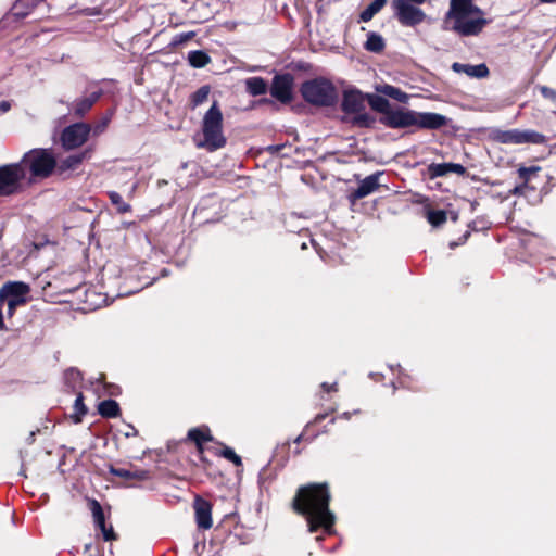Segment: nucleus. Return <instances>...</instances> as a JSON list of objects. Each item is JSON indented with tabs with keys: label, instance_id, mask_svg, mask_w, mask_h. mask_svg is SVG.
Returning <instances> with one entry per match:
<instances>
[{
	"label": "nucleus",
	"instance_id": "44",
	"mask_svg": "<svg viewBox=\"0 0 556 556\" xmlns=\"http://www.w3.org/2000/svg\"><path fill=\"white\" fill-rule=\"evenodd\" d=\"M128 428H129V430L125 433L126 437L138 434V431L134 426L129 425Z\"/></svg>",
	"mask_w": 556,
	"mask_h": 556
},
{
	"label": "nucleus",
	"instance_id": "34",
	"mask_svg": "<svg viewBox=\"0 0 556 556\" xmlns=\"http://www.w3.org/2000/svg\"><path fill=\"white\" fill-rule=\"evenodd\" d=\"M210 86L204 85L200 87L195 92L191 94V104L193 108L200 105L204 101L207 100V97L210 94Z\"/></svg>",
	"mask_w": 556,
	"mask_h": 556
},
{
	"label": "nucleus",
	"instance_id": "9",
	"mask_svg": "<svg viewBox=\"0 0 556 556\" xmlns=\"http://www.w3.org/2000/svg\"><path fill=\"white\" fill-rule=\"evenodd\" d=\"M494 140L504 144H542L546 142V137L532 129H509V130H496L493 135Z\"/></svg>",
	"mask_w": 556,
	"mask_h": 556
},
{
	"label": "nucleus",
	"instance_id": "25",
	"mask_svg": "<svg viewBox=\"0 0 556 556\" xmlns=\"http://www.w3.org/2000/svg\"><path fill=\"white\" fill-rule=\"evenodd\" d=\"M187 59L194 68L205 67L211 62V56L203 50L190 51Z\"/></svg>",
	"mask_w": 556,
	"mask_h": 556
},
{
	"label": "nucleus",
	"instance_id": "26",
	"mask_svg": "<svg viewBox=\"0 0 556 556\" xmlns=\"http://www.w3.org/2000/svg\"><path fill=\"white\" fill-rule=\"evenodd\" d=\"M247 90L250 94L256 97L266 93L267 84L262 77H251L245 81Z\"/></svg>",
	"mask_w": 556,
	"mask_h": 556
},
{
	"label": "nucleus",
	"instance_id": "15",
	"mask_svg": "<svg viewBox=\"0 0 556 556\" xmlns=\"http://www.w3.org/2000/svg\"><path fill=\"white\" fill-rule=\"evenodd\" d=\"M383 172H376L367 177H365L358 185V187L353 190L349 199L352 203L369 195L370 193L378 190L380 187L379 178L382 176Z\"/></svg>",
	"mask_w": 556,
	"mask_h": 556
},
{
	"label": "nucleus",
	"instance_id": "20",
	"mask_svg": "<svg viewBox=\"0 0 556 556\" xmlns=\"http://www.w3.org/2000/svg\"><path fill=\"white\" fill-rule=\"evenodd\" d=\"M101 91H94L90 96L77 100L73 105V112L76 116L83 117L100 99Z\"/></svg>",
	"mask_w": 556,
	"mask_h": 556
},
{
	"label": "nucleus",
	"instance_id": "16",
	"mask_svg": "<svg viewBox=\"0 0 556 556\" xmlns=\"http://www.w3.org/2000/svg\"><path fill=\"white\" fill-rule=\"evenodd\" d=\"M542 170L540 166L532 165L529 167L520 166L517 169L518 179L521 181L520 185H517L513 193L514 194H523L525 189L529 188L531 190H535L536 186H534L532 182L535 178H538L539 173Z\"/></svg>",
	"mask_w": 556,
	"mask_h": 556
},
{
	"label": "nucleus",
	"instance_id": "8",
	"mask_svg": "<svg viewBox=\"0 0 556 556\" xmlns=\"http://www.w3.org/2000/svg\"><path fill=\"white\" fill-rule=\"evenodd\" d=\"M30 287L23 281H8L0 288V305L7 304V315L11 318L18 306L27 302Z\"/></svg>",
	"mask_w": 556,
	"mask_h": 556
},
{
	"label": "nucleus",
	"instance_id": "29",
	"mask_svg": "<svg viewBox=\"0 0 556 556\" xmlns=\"http://www.w3.org/2000/svg\"><path fill=\"white\" fill-rule=\"evenodd\" d=\"M351 123L353 126L356 127L372 128L376 124V117L369 113L362 111L359 113H354Z\"/></svg>",
	"mask_w": 556,
	"mask_h": 556
},
{
	"label": "nucleus",
	"instance_id": "23",
	"mask_svg": "<svg viewBox=\"0 0 556 556\" xmlns=\"http://www.w3.org/2000/svg\"><path fill=\"white\" fill-rule=\"evenodd\" d=\"M367 101L370 108L374 111L381 113L382 116H386L392 109L389 100L378 94H367Z\"/></svg>",
	"mask_w": 556,
	"mask_h": 556
},
{
	"label": "nucleus",
	"instance_id": "43",
	"mask_svg": "<svg viewBox=\"0 0 556 556\" xmlns=\"http://www.w3.org/2000/svg\"><path fill=\"white\" fill-rule=\"evenodd\" d=\"M11 109V103L9 101H2L0 103V110L2 113L8 112Z\"/></svg>",
	"mask_w": 556,
	"mask_h": 556
},
{
	"label": "nucleus",
	"instance_id": "30",
	"mask_svg": "<svg viewBox=\"0 0 556 556\" xmlns=\"http://www.w3.org/2000/svg\"><path fill=\"white\" fill-rule=\"evenodd\" d=\"M89 508L92 513L93 521L97 528H104L105 526V517L102 509V506L97 500L89 501Z\"/></svg>",
	"mask_w": 556,
	"mask_h": 556
},
{
	"label": "nucleus",
	"instance_id": "17",
	"mask_svg": "<svg viewBox=\"0 0 556 556\" xmlns=\"http://www.w3.org/2000/svg\"><path fill=\"white\" fill-rule=\"evenodd\" d=\"M450 173L464 176L467 173V169L458 163H431L427 167V176L429 179L446 176Z\"/></svg>",
	"mask_w": 556,
	"mask_h": 556
},
{
	"label": "nucleus",
	"instance_id": "48",
	"mask_svg": "<svg viewBox=\"0 0 556 556\" xmlns=\"http://www.w3.org/2000/svg\"><path fill=\"white\" fill-rule=\"evenodd\" d=\"M91 548V543L85 545V551L88 552Z\"/></svg>",
	"mask_w": 556,
	"mask_h": 556
},
{
	"label": "nucleus",
	"instance_id": "22",
	"mask_svg": "<svg viewBox=\"0 0 556 556\" xmlns=\"http://www.w3.org/2000/svg\"><path fill=\"white\" fill-rule=\"evenodd\" d=\"M364 49L372 53H381L386 49V42L381 35L369 31L367 40L364 43Z\"/></svg>",
	"mask_w": 556,
	"mask_h": 556
},
{
	"label": "nucleus",
	"instance_id": "7",
	"mask_svg": "<svg viewBox=\"0 0 556 556\" xmlns=\"http://www.w3.org/2000/svg\"><path fill=\"white\" fill-rule=\"evenodd\" d=\"M210 442H214V437L212 435L211 429L207 426L191 428L187 437L180 440L176 445L184 446L189 443H193L195 446V451L200 460L201 468L208 475L214 478L220 476V472L215 469L213 462H211L205 456V445Z\"/></svg>",
	"mask_w": 556,
	"mask_h": 556
},
{
	"label": "nucleus",
	"instance_id": "42",
	"mask_svg": "<svg viewBox=\"0 0 556 556\" xmlns=\"http://www.w3.org/2000/svg\"><path fill=\"white\" fill-rule=\"evenodd\" d=\"M327 416H328L327 414H318V415L314 418V420H313L312 422L307 424L306 429H307V428H309V427H311L312 425H314V424H319V422H321V421H323Z\"/></svg>",
	"mask_w": 556,
	"mask_h": 556
},
{
	"label": "nucleus",
	"instance_id": "11",
	"mask_svg": "<svg viewBox=\"0 0 556 556\" xmlns=\"http://www.w3.org/2000/svg\"><path fill=\"white\" fill-rule=\"evenodd\" d=\"M91 127L86 123H75L65 127L61 134V142L65 150L81 147L89 138Z\"/></svg>",
	"mask_w": 556,
	"mask_h": 556
},
{
	"label": "nucleus",
	"instance_id": "41",
	"mask_svg": "<svg viewBox=\"0 0 556 556\" xmlns=\"http://www.w3.org/2000/svg\"><path fill=\"white\" fill-rule=\"evenodd\" d=\"M470 237V231H466L459 239H458V242H452L450 244L451 248H454L456 245H459V244H463L467 241V239Z\"/></svg>",
	"mask_w": 556,
	"mask_h": 556
},
{
	"label": "nucleus",
	"instance_id": "47",
	"mask_svg": "<svg viewBox=\"0 0 556 556\" xmlns=\"http://www.w3.org/2000/svg\"><path fill=\"white\" fill-rule=\"evenodd\" d=\"M540 3H556V0H539Z\"/></svg>",
	"mask_w": 556,
	"mask_h": 556
},
{
	"label": "nucleus",
	"instance_id": "4",
	"mask_svg": "<svg viewBox=\"0 0 556 556\" xmlns=\"http://www.w3.org/2000/svg\"><path fill=\"white\" fill-rule=\"evenodd\" d=\"M379 122L391 129L417 127L419 129L438 130L448 125L450 119L433 112H417L405 108L391 109Z\"/></svg>",
	"mask_w": 556,
	"mask_h": 556
},
{
	"label": "nucleus",
	"instance_id": "3",
	"mask_svg": "<svg viewBox=\"0 0 556 556\" xmlns=\"http://www.w3.org/2000/svg\"><path fill=\"white\" fill-rule=\"evenodd\" d=\"M483 15L472 0H451L445 23H452L450 29L462 37L478 36L489 24Z\"/></svg>",
	"mask_w": 556,
	"mask_h": 556
},
{
	"label": "nucleus",
	"instance_id": "36",
	"mask_svg": "<svg viewBox=\"0 0 556 556\" xmlns=\"http://www.w3.org/2000/svg\"><path fill=\"white\" fill-rule=\"evenodd\" d=\"M111 118H112V114H106L99 122H97L93 125V127L91 128V130L93 131V135L98 136V135L102 134L109 126Z\"/></svg>",
	"mask_w": 556,
	"mask_h": 556
},
{
	"label": "nucleus",
	"instance_id": "14",
	"mask_svg": "<svg viewBox=\"0 0 556 556\" xmlns=\"http://www.w3.org/2000/svg\"><path fill=\"white\" fill-rule=\"evenodd\" d=\"M194 518L200 530H208L213 526L212 504L197 495L193 501Z\"/></svg>",
	"mask_w": 556,
	"mask_h": 556
},
{
	"label": "nucleus",
	"instance_id": "5",
	"mask_svg": "<svg viewBox=\"0 0 556 556\" xmlns=\"http://www.w3.org/2000/svg\"><path fill=\"white\" fill-rule=\"evenodd\" d=\"M223 123V112L218 102L214 101L202 118V140L197 142V147L210 152L224 148L227 144V138L224 135Z\"/></svg>",
	"mask_w": 556,
	"mask_h": 556
},
{
	"label": "nucleus",
	"instance_id": "33",
	"mask_svg": "<svg viewBox=\"0 0 556 556\" xmlns=\"http://www.w3.org/2000/svg\"><path fill=\"white\" fill-rule=\"evenodd\" d=\"M109 198L111 203L116 206L118 213H127L130 211V205L123 200V197L118 192H109Z\"/></svg>",
	"mask_w": 556,
	"mask_h": 556
},
{
	"label": "nucleus",
	"instance_id": "37",
	"mask_svg": "<svg viewBox=\"0 0 556 556\" xmlns=\"http://www.w3.org/2000/svg\"><path fill=\"white\" fill-rule=\"evenodd\" d=\"M100 531L102 532L104 541H113L116 540V534L113 530L112 526H104V528H100Z\"/></svg>",
	"mask_w": 556,
	"mask_h": 556
},
{
	"label": "nucleus",
	"instance_id": "45",
	"mask_svg": "<svg viewBox=\"0 0 556 556\" xmlns=\"http://www.w3.org/2000/svg\"><path fill=\"white\" fill-rule=\"evenodd\" d=\"M193 36V33H188L186 35H181L180 38H179V42H185L187 41L189 38H191Z\"/></svg>",
	"mask_w": 556,
	"mask_h": 556
},
{
	"label": "nucleus",
	"instance_id": "1",
	"mask_svg": "<svg viewBox=\"0 0 556 556\" xmlns=\"http://www.w3.org/2000/svg\"><path fill=\"white\" fill-rule=\"evenodd\" d=\"M331 493L328 482H309L300 485L291 501L292 510L305 518L308 532L324 530L331 534L336 516L330 510Z\"/></svg>",
	"mask_w": 556,
	"mask_h": 556
},
{
	"label": "nucleus",
	"instance_id": "38",
	"mask_svg": "<svg viewBox=\"0 0 556 556\" xmlns=\"http://www.w3.org/2000/svg\"><path fill=\"white\" fill-rule=\"evenodd\" d=\"M540 92L546 99H549L552 101L556 100V90H554L547 86L540 87Z\"/></svg>",
	"mask_w": 556,
	"mask_h": 556
},
{
	"label": "nucleus",
	"instance_id": "49",
	"mask_svg": "<svg viewBox=\"0 0 556 556\" xmlns=\"http://www.w3.org/2000/svg\"><path fill=\"white\" fill-rule=\"evenodd\" d=\"M71 372H72V374L79 375V372H78V371H76L75 369H71Z\"/></svg>",
	"mask_w": 556,
	"mask_h": 556
},
{
	"label": "nucleus",
	"instance_id": "27",
	"mask_svg": "<svg viewBox=\"0 0 556 556\" xmlns=\"http://www.w3.org/2000/svg\"><path fill=\"white\" fill-rule=\"evenodd\" d=\"M425 216L428 223L433 227H440L447 220V214L444 210L425 208Z\"/></svg>",
	"mask_w": 556,
	"mask_h": 556
},
{
	"label": "nucleus",
	"instance_id": "10",
	"mask_svg": "<svg viewBox=\"0 0 556 556\" xmlns=\"http://www.w3.org/2000/svg\"><path fill=\"white\" fill-rule=\"evenodd\" d=\"M392 9L394 15L403 26L414 27L422 23L426 18V13L414 3H408L406 0H392Z\"/></svg>",
	"mask_w": 556,
	"mask_h": 556
},
{
	"label": "nucleus",
	"instance_id": "18",
	"mask_svg": "<svg viewBox=\"0 0 556 556\" xmlns=\"http://www.w3.org/2000/svg\"><path fill=\"white\" fill-rule=\"evenodd\" d=\"M341 110L346 114L359 113L365 110V98L361 91H344Z\"/></svg>",
	"mask_w": 556,
	"mask_h": 556
},
{
	"label": "nucleus",
	"instance_id": "12",
	"mask_svg": "<svg viewBox=\"0 0 556 556\" xmlns=\"http://www.w3.org/2000/svg\"><path fill=\"white\" fill-rule=\"evenodd\" d=\"M294 76L291 73L276 74L270 85V94L282 104L293 100Z\"/></svg>",
	"mask_w": 556,
	"mask_h": 556
},
{
	"label": "nucleus",
	"instance_id": "19",
	"mask_svg": "<svg viewBox=\"0 0 556 556\" xmlns=\"http://www.w3.org/2000/svg\"><path fill=\"white\" fill-rule=\"evenodd\" d=\"M452 70L455 73H465L469 77H475V78H485L490 74L489 67L484 63H481L478 65H470V64H463V63L454 62L452 64Z\"/></svg>",
	"mask_w": 556,
	"mask_h": 556
},
{
	"label": "nucleus",
	"instance_id": "31",
	"mask_svg": "<svg viewBox=\"0 0 556 556\" xmlns=\"http://www.w3.org/2000/svg\"><path fill=\"white\" fill-rule=\"evenodd\" d=\"M379 91L383 93L384 96H388L399 102H406L408 99V96L402 91L400 88L391 86V85H384L382 86Z\"/></svg>",
	"mask_w": 556,
	"mask_h": 556
},
{
	"label": "nucleus",
	"instance_id": "32",
	"mask_svg": "<svg viewBox=\"0 0 556 556\" xmlns=\"http://www.w3.org/2000/svg\"><path fill=\"white\" fill-rule=\"evenodd\" d=\"M217 444L219 446H222L220 457L226 458L227 460L231 462L237 467H241L243 465L242 458L238 454H236V452L231 447L225 445L224 443H217Z\"/></svg>",
	"mask_w": 556,
	"mask_h": 556
},
{
	"label": "nucleus",
	"instance_id": "21",
	"mask_svg": "<svg viewBox=\"0 0 556 556\" xmlns=\"http://www.w3.org/2000/svg\"><path fill=\"white\" fill-rule=\"evenodd\" d=\"M89 155H90V150H86L80 153L72 154V155L65 157L64 160H62L60 162V164L56 166V168L59 169L60 173H63V172L70 170V169H76L83 163L84 160L89 157Z\"/></svg>",
	"mask_w": 556,
	"mask_h": 556
},
{
	"label": "nucleus",
	"instance_id": "13",
	"mask_svg": "<svg viewBox=\"0 0 556 556\" xmlns=\"http://www.w3.org/2000/svg\"><path fill=\"white\" fill-rule=\"evenodd\" d=\"M111 475L119 478L125 486H136L139 482L149 480L151 478L150 471L140 469L132 464L127 468L116 467L112 464L108 466Z\"/></svg>",
	"mask_w": 556,
	"mask_h": 556
},
{
	"label": "nucleus",
	"instance_id": "39",
	"mask_svg": "<svg viewBox=\"0 0 556 556\" xmlns=\"http://www.w3.org/2000/svg\"><path fill=\"white\" fill-rule=\"evenodd\" d=\"M215 445H205V452H208L213 454L214 456L220 457V450L222 446H219L217 441L214 440L213 442Z\"/></svg>",
	"mask_w": 556,
	"mask_h": 556
},
{
	"label": "nucleus",
	"instance_id": "6",
	"mask_svg": "<svg viewBox=\"0 0 556 556\" xmlns=\"http://www.w3.org/2000/svg\"><path fill=\"white\" fill-rule=\"evenodd\" d=\"M300 92L307 103L318 108L336 105L339 97L336 86L325 77L304 81L301 85Z\"/></svg>",
	"mask_w": 556,
	"mask_h": 556
},
{
	"label": "nucleus",
	"instance_id": "35",
	"mask_svg": "<svg viewBox=\"0 0 556 556\" xmlns=\"http://www.w3.org/2000/svg\"><path fill=\"white\" fill-rule=\"evenodd\" d=\"M74 410L75 415L73 416V419L75 422H80L81 417L87 414L88 409L86 405L84 404V395L83 393H78L75 402H74Z\"/></svg>",
	"mask_w": 556,
	"mask_h": 556
},
{
	"label": "nucleus",
	"instance_id": "40",
	"mask_svg": "<svg viewBox=\"0 0 556 556\" xmlns=\"http://www.w3.org/2000/svg\"><path fill=\"white\" fill-rule=\"evenodd\" d=\"M320 388L324 392L326 393H330V392H337L338 391V384L337 382H333V383H328V382H323L320 384Z\"/></svg>",
	"mask_w": 556,
	"mask_h": 556
},
{
	"label": "nucleus",
	"instance_id": "28",
	"mask_svg": "<svg viewBox=\"0 0 556 556\" xmlns=\"http://www.w3.org/2000/svg\"><path fill=\"white\" fill-rule=\"evenodd\" d=\"M388 0H374L359 14V22H369L386 4Z\"/></svg>",
	"mask_w": 556,
	"mask_h": 556
},
{
	"label": "nucleus",
	"instance_id": "24",
	"mask_svg": "<svg viewBox=\"0 0 556 556\" xmlns=\"http://www.w3.org/2000/svg\"><path fill=\"white\" fill-rule=\"evenodd\" d=\"M98 412L104 418H115L119 415L121 408L116 401L104 400L99 403Z\"/></svg>",
	"mask_w": 556,
	"mask_h": 556
},
{
	"label": "nucleus",
	"instance_id": "46",
	"mask_svg": "<svg viewBox=\"0 0 556 556\" xmlns=\"http://www.w3.org/2000/svg\"><path fill=\"white\" fill-rule=\"evenodd\" d=\"M302 440H304L303 433L296 437V439L294 440V443H300Z\"/></svg>",
	"mask_w": 556,
	"mask_h": 556
},
{
	"label": "nucleus",
	"instance_id": "2",
	"mask_svg": "<svg viewBox=\"0 0 556 556\" xmlns=\"http://www.w3.org/2000/svg\"><path fill=\"white\" fill-rule=\"evenodd\" d=\"M58 163L51 150L41 148L29 150L20 162L0 166V197L18 193L24 179L35 182L48 178Z\"/></svg>",
	"mask_w": 556,
	"mask_h": 556
}]
</instances>
